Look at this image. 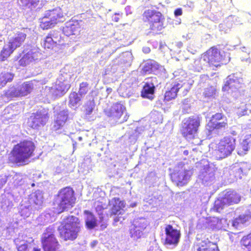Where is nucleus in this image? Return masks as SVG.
<instances>
[{"mask_svg":"<svg viewBox=\"0 0 251 251\" xmlns=\"http://www.w3.org/2000/svg\"><path fill=\"white\" fill-rule=\"evenodd\" d=\"M82 227L78 217L69 215L62 220L57 228L59 236L64 241H73L77 238Z\"/></svg>","mask_w":251,"mask_h":251,"instance_id":"nucleus-1","label":"nucleus"},{"mask_svg":"<svg viewBox=\"0 0 251 251\" xmlns=\"http://www.w3.org/2000/svg\"><path fill=\"white\" fill-rule=\"evenodd\" d=\"M36 146L30 140L24 139L14 145L10 151L12 162L24 164L30 158L35 155Z\"/></svg>","mask_w":251,"mask_h":251,"instance_id":"nucleus-2","label":"nucleus"},{"mask_svg":"<svg viewBox=\"0 0 251 251\" xmlns=\"http://www.w3.org/2000/svg\"><path fill=\"white\" fill-rule=\"evenodd\" d=\"M76 197L73 188L66 186L60 189L55 196L53 209L57 214L68 211L75 204Z\"/></svg>","mask_w":251,"mask_h":251,"instance_id":"nucleus-3","label":"nucleus"},{"mask_svg":"<svg viewBox=\"0 0 251 251\" xmlns=\"http://www.w3.org/2000/svg\"><path fill=\"white\" fill-rule=\"evenodd\" d=\"M142 20L148 25L150 33L159 34L165 28V17L159 11L151 9L145 10L142 15Z\"/></svg>","mask_w":251,"mask_h":251,"instance_id":"nucleus-4","label":"nucleus"},{"mask_svg":"<svg viewBox=\"0 0 251 251\" xmlns=\"http://www.w3.org/2000/svg\"><path fill=\"white\" fill-rule=\"evenodd\" d=\"M203 66H206L213 70L226 64L225 57L216 46H212L203 52L200 59Z\"/></svg>","mask_w":251,"mask_h":251,"instance_id":"nucleus-5","label":"nucleus"},{"mask_svg":"<svg viewBox=\"0 0 251 251\" xmlns=\"http://www.w3.org/2000/svg\"><path fill=\"white\" fill-rule=\"evenodd\" d=\"M26 33L24 30L18 31L14 35L8 38V41L2 47L0 52V61H4L20 48L26 38Z\"/></svg>","mask_w":251,"mask_h":251,"instance_id":"nucleus-6","label":"nucleus"},{"mask_svg":"<svg viewBox=\"0 0 251 251\" xmlns=\"http://www.w3.org/2000/svg\"><path fill=\"white\" fill-rule=\"evenodd\" d=\"M201 117L199 115H193L185 118L180 126V132L183 138L190 140L197 136L201 126Z\"/></svg>","mask_w":251,"mask_h":251,"instance_id":"nucleus-7","label":"nucleus"},{"mask_svg":"<svg viewBox=\"0 0 251 251\" xmlns=\"http://www.w3.org/2000/svg\"><path fill=\"white\" fill-rule=\"evenodd\" d=\"M228 126L227 120L222 113L213 115L206 125L205 133L208 138L219 135L220 130H225Z\"/></svg>","mask_w":251,"mask_h":251,"instance_id":"nucleus-8","label":"nucleus"},{"mask_svg":"<svg viewBox=\"0 0 251 251\" xmlns=\"http://www.w3.org/2000/svg\"><path fill=\"white\" fill-rule=\"evenodd\" d=\"M236 139L231 135H226L221 138L216 145L213 153L220 160L230 156L236 148Z\"/></svg>","mask_w":251,"mask_h":251,"instance_id":"nucleus-9","label":"nucleus"},{"mask_svg":"<svg viewBox=\"0 0 251 251\" xmlns=\"http://www.w3.org/2000/svg\"><path fill=\"white\" fill-rule=\"evenodd\" d=\"M105 115L118 124L126 122L129 117L126 107L120 102L113 103L110 108L104 110Z\"/></svg>","mask_w":251,"mask_h":251,"instance_id":"nucleus-10","label":"nucleus"},{"mask_svg":"<svg viewBox=\"0 0 251 251\" xmlns=\"http://www.w3.org/2000/svg\"><path fill=\"white\" fill-rule=\"evenodd\" d=\"M43 249L44 251H59L60 245L54 234L52 227H47L41 238Z\"/></svg>","mask_w":251,"mask_h":251,"instance_id":"nucleus-11","label":"nucleus"},{"mask_svg":"<svg viewBox=\"0 0 251 251\" xmlns=\"http://www.w3.org/2000/svg\"><path fill=\"white\" fill-rule=\"evenodd\" d=\"M149 223L144 218L135 219L131 222L129 229L130 237L134 240H137L143 238L146 235L145 230Z\"/></svg>","mask_w":251,"mask_h":251,"instance_id":"nucleus-12","label":"nucleus"},{"mask_svg":"<svg viewBox=\"0 0 251 251\" xmlns=\"http://www.w3.org/2000/svg\"><path fill=\"white\" fill-rule=\"evenodd\" d=\"M184 164H179L177 169L170 175L172 181L178 186H183L187 184L192 175L190 170L184 168Z\"/></svg>","mask_w":251,"mask_h":251,"instance_id":"nucleus-13","label":"nucleus"},{"mask_svg":"<svg viewBox=\"0 0 251 251\" xmlns=\"http://www.w3.org/2000/svg\"><path fill=\"white\" fill-rule=\"evenodd\" d=\"M64 45V38L60 32L57 30H51L45 37L42 46L45 49L52 50L55 47Z\"/></svg>","mask_w":251,"mask_h":251,"instance_id":"nucleus-14","label":"nucleus"},{"mask_svg":"<svg viewBox=\"0 0 251 251\" xmlns=\"http://www.w3.org/2000/svg\"><path fill=\"white\" fill-rule=\"evenodd\" d=\"M165 239L164 244L176 246L180 238V230L175 228L171 225H167L165 227Z\"/></svg>","mask_w":251,"mask_h":251,"instance_id":"nucleus-15","label":"nucleus"},{"mask_svg":"<svg viewBox=\"0 0 251 251\" xmlns=\"http://www.w3.org/2000/svg\"><path fill=\"white\" fill-rule=\"evenodd\" d=\"M148 81L146 82L143 86L141 92V96L143 98H147L151 100L153 99V94L155 92V85L160 84L157 78L156 77H148Z\"/></svg>","mask_w":251,"mask_h":251,"instance_id":"nucleus-16","label":"nucleus"},{"mask_svg":"<svg viewBox=\"0 0 251 251\" xmlns=\"http://www.w3.org/2000/svg\"><path fill=\"white\" fill-rule=\"evenodd\" d=\"M193 250V251H220L217 244L208 239L194 243Z\"/></svg>","mask_w":251,"mask_h":251,"instance_id":"nucleus-17","label":"nucleus"},{"mask_svg":"<svg viewBox=\"0 0 251 251\" xmlns=\"http://www.w3.org/2000/svg\"><path fill=\"white\" fill-rule=\"evenodd\" d=\"M80 29L81 26L77 20H70L65 23L62 32L65 35L69 36L79 34Z\"/></svg>","mask_w":251,"mask_h":251,"instance_id":"nucleus-18","label":"nucleus"},{"mask_svg":"<svg viewBox=\"0 0 251 251\" xmlns=\"http://www.w3.org/2000/svg\"><path fill=\"white\" fill-rule=\"evenodd\" d=\"M48 117L47 115L43 114L41 112H37L33 113L29 118L28 123L30 127L33 129H36L41 126H44Z\"/></svg>","mask_w":251,"mask_h":251,"instance_id":"nucleus-19","label":"nucleus"},{"mask_svg":"<svg viewBox=\"0 0 251 251\" xmlns=\"http://www.w3.org/2000/svg\"><path fill=\"white\" fill-rule=\"evenodd\" d=\"M110 206V215H120L126 207V203L124 200H121L119 198H113L109 202Z\"/></svg>","mask_w":251,"mask_h":251,"instance_id":"nucleus-20","label":"nucleus"},{"mask_svg":"<svg viewBox=\"0 0 251 251\" xmlns=\"http://www.w3.org/2000/svg\"><path fill=\"white\" fill-rule=\"evenodd\" d=\"M68 113L67 111L62 110L54 116V120L52 124V129L57 131L62 128L68 120Z\"/></svg>","mask_w":251,"mask_h":251,"instance_id":"nucleus-21","label":"nucleus"},{"mask_svg":"<svg viewBox=\"0 0 251 251\" xmlns=\"http://www.w3.org/2000/svg\"><path fill=\"white\" fill-rule=\"evenodd\" d=\"M183 85L184 83L182 81L175 82L170 89L166 91L164 96V100L169 101L175 99L177 97L179 90L183 87Z\"/></svg>","mask_w":251,"mask_h":251,"instance_id":"nucleus-22","label":"nucleus"},{"mask_svg":"<svg viewBox=\"0 0 251 251\" xmlns=\"http://www.w3.org/2000/svg\"><path fill=\"white\" fill-rule=\"evenodd\" d=\"M37 59V53L30 50L21 56L19 60V65L25 67L30 62Z\"/></svg>","mask_w":251,"mask_h":251,"instance_id":"nucleus-23","label":"nucleus"},{"mask_svg":"<svg viewBox=\"0 0 251 251\" xmlns=\"http://www.w3.org/2000/svg\"><path fill=\"white\" fill-rule=\"evenodd\" d=\"M240 82L239 79L234 75L228 76L227 80L222 88L223 91H228L229 90L233 91L240 87Z\"/></svg>","mask_w":251,"mask_h":251,"instance_id":"nucleus-24","label":"nucleus"},{"mask_svg":"<svg viewBox=\"0 0 251 251\" xmlns=\"http://www.w3.org/2000/svg\"><path fill=\"white\" fill-rule=\"evenodd\" d=\"M83 213L87 216L85 220V226L88 229H93L97 225V220L94 214L87 210H85Z\"/></svg>","mask_w":251,"mask_h":251,"instance_id":"nucleus-25","label":"nucleus"},{"mask_svg":"<svg viewBox=\"0 0 251 251\" xmlns=\"http://www.w3.org/2000/svg\"><path fill=\"white\" fill-rule=\"evenodd\" d=\"M81 96L75 91L71 92L69 96L68 105L70 107H76L81 101Z\"/></svg>","mask_w":251,"mask_h":251,"instance_id":"nucleus-26","label":"nucleus"},{"mask_svg":"<svg viewBox=\"0 0 251 251\" xmlns=\"http://www.w3.org/2000/svg\"><path fill=\"white\" fill-rule=\"evenodd\" d=\"M14 75L8 72H3L0 74V89L4 87L7 83L11 82Z\"/></svg>","mask_w":251,"mask_h":251,"instance_id":"nucleus-27","label":"nucleus"},{"mask_svg":"<svg viewBox=\"0 0 251 251\" xmlns=\"http://www.w3.org/2000/svg\"><path fill=\"white\" fill-rule=\"evenodd\" d=\"M17 1L23 8L31 10L38 5L40 0H17Z\"/></svg>","mask_w":251,"mask_h":251,"instance_id":"nucleus-28","label":"nucleus"},{"mask_svg":"<svg viewBox=\"0 0 251 251\" xmlns=\"http://www.w3.org/2000/svg\"><path fill=\"white\" fill-rule=\"evenodd\" d=\"M236 113L239 117L249 115L251 113V103L248 102L238 107Z\"/></svg>","mask_w":251,"mask_h":251,"instance_id":"nucleus-29","label":"nucleus"},{"mask_svg":"<svg viewBox=\"0 0 251 251\" xmlns=\"http://www.w3.org/2000/svg\"><path fill=\"white\" fill-rule=\"evenodd\" d=\"M33 88V85L31 82H24L19 89L21 96L28 95L32 91Z\"/></svg>","mask_w":251,"mask_h":251,"instance_id":"nucleus-30","label":"nucleus"},{"mask_svg":"<svg viewBox=\"0 0 251 251\" xmlns=\"http://www.w3.org/2000/svg\"><path fill=\"white\" fill-rule=\"evenodd\" d=\"M50 16L53 22H55V24L58 22H61L64 17L62 11L59 8L52 10L50 14Z\"/></svg>","mask_w":251,"mask_h":251,"instance_id":"nucleus-31","label":"nucleus"},{"mask_svg":"<svg viewBox=\"0 0 251 251\" xmlns=\"http://www.w3.org/2000/svg\"><path fill=\"white\" fill-rule=\"evenodd\" d=\"M3 95L7 99H12L14 97H21L19 91V89L14 87L10 88L4 92Z\"/></svg>","mask_w":251,"mask_h":251,"instance_id":"nucleus-32","label":"nucleus"},{"mask_svg":"<svg viewBox=\"0 0 251 251\" xmlns=\"http://www.w3.org/2000/svg\"><path fill=\"white\" fill-rule=\"evenodd\" d=\"M216 92V87L213 86H210L204 89L203 95L205 98H212L215 97Z\"/></svg>","mask_w":251,"mask_h":251,"instance_id":"nucleus-33","label":"nucleus"},{"mask_svg":"<svg viewBox=\"0 0 251 251\" xmlns=\"http://www.w3.org/2000/svg\"><path fill=\"white\" fill-rule=\"evenodd\" d=\"M157 66L158 65L155 63L151 62H147L143 67L142 71L145 74H151L157 68Z\"/></svg>","mask_w":251,"mask_h":251,"instance_id":"nucleus-34","label":"nucleus"},{"mask_svg":"<svg viewBox=\"0 0 251 251\" xmlns=\"http://www.w3.org/2000/svg\"><path fill=\"white\" fill-rule=\"evenodd\" d=\"M30 203L35 206H41L43 203L42 196L39 194H34L30 198Z\"/></svg>","mask_w":251,"mask_h":251,"instance_id":"nucleus-35","label":"nucleus"},{"mask_svg":"<svg viewBox=\"0 0 251 251\" xmlns=\"http://www.w3.org/2000/svg\"><path fill=\"white\" fill-rule=\"evenodd\" d=\"M90 89L89 84L87 82H82L79 84V90L77 92L80 96L86 95Z\"/></svg>","mask_w":251,"mask_h":251,"instance_id":"nucleus-36","label":"nucleus"},{"mask_svg":"<svg viewBox=\"0 0 251 251\" xmlns=\"http://www.w3.org/2000/svg\"><path fill=\"white\" fill-rule=\"evenodd\" d=\"M55 24V22H53L50 18V20L42 21L40 23V27L44 30L48 29L53 27Z\"/></svg>","mask_w":251,"mask_h":251,"instance_id":"nucleus-37","label":"nucleus"},{"mask_svg":"<svg viewBox=\"0 0 251 251\" xmlns=\"http://www.w3.org/2000/svg\"><path fill=\"white\" fill-rule=\"evenodd\" d=\"M32 247L29 243L27 242L19 245L17 247L18 251H30Z\"/></svg>","mask_w":251,"mask_h":251,"instance_id":"nucleus-38","label":"nucleus"},{"mask_svg":"<svg viewBox=\"0 0 251 251\" xmlns=\"http://www.w3.org/2000/svg\"><path fill=\"white\" fill-rule=\"evenodd\" d=\"M94 104L93 102H91L89 104H86L84 106V110L85 114L86 115L91 114L94 110Z\"/></svg>","mask_w":251,"mask_h":251,"instance_id":"nucleus-39","label":"nucleus"},{"mask_svg":"<svg viewBox=\"0 0 251 251\" xmlns=\"http://www.w3.org/2000/svg\"><path fill=\"white\" fill-rule=\"evenodd\" d=\"M243 218L239 216L238 218H235L233 222V226H238L240 224L243 223Z\"/></svg>","mask_w":251,"mask_h":251,"instance_id":"nucleus-40","label":"nucleus"},{"mask_svg":"<svg viewBox=\"0 0 251 251\" xmlns=\"http://www.w3.org/2000/svg\"><path fill=\"white\" fill-rule=\"evenodd\" d=\"M212 221L211 220H207L205 223V226L206 228H213L214 227L215 225L211 224Z\"/></svg>","mask_w":251,"mask_h":251,"instance_id":"nucleus-41","label":"nucleus"},{"mask_svg":"<svg viewBox=\"0 0 251 251\" xmlns=\"http://www.w3.org/2000/svg\"><path fill=\"white\" fill-rule=\"evenodd\" d=\"M175 16L177 17L182 14V10L180 8L176 9L174 11Z\"/></svg>","mask_w":251,"mask_h":251,"instance_id":"nucleus-42","label":"nucleus"},{"mask_svg":"<svg viewBox=\"0 0 251 251\" xmlns=\"http://www.w3.org/2000/svg\"><path fill=\"white\" fill-rule=\"evenodd\" d=\"M224 202H222L221 201H220L219 204H215V207H216L217 208V209H219L220 207H221L222 208H223V207L224 206Z\"/></svg>","mask_w":251,"mask_h":251,"instance_id":"nucleus-43","label":"nucleus"},{"mask_svg":"<svg viewBox=\"0 0 251 251\" xmlns=\"http://www.w3.org/2000/svg\"><path fill=\"white\" fill-rule=\"evenodd\" d=\"M119 18H118V17H116V16H115V17L113 18V21L116 22H118L119 21Z\"/></svg>","mask_w":251,"mask_h":251,"instance_id":"nucleus-44","label":"nucleus"},{"mask_svg":"<svg viewBox=\"0 0 251 251\" xmlns=\"http://www.w3.org/2000/svg\"><path fill=\"white\" fill-rule=\"evenodd\" d=\"M189 154V151L188 150H185L183 151V154L185 155H187Z\"/></svg>","mask_w":251,"mask_h":251,"instance_id":"nucleus-45","label":"nucleus"},{"mask_svg":"<svg viewBox=\"0 0 251 251\" xmlns=\"http://www.w3.org/2000/svg\"><path fill=\"white\" fill-rule=\"evenodd\" d=\"M32 251H41V249L37 248H33Z\"/></svg>","mask_w":251,"mask_h":251,"instance_id":"nucleus-46","label":"nucleus"},{"mask_svg":"<svg viewBox=\"0 0 251 251\" xmlns=\"http://www.w3.org/2000/svg\"><path fill=\"white\" fill-rule=\"evenodd\" d=\"M106 226H107L106 225H101V226L102 227V229L106 228Z\"/></svg>","mask_w":251,"mask_h":251,"instance_id":"nucleus-47","label":"nucleus"},{"mask_svg":"<svg viewBox=\"0 0 251 251\" xmlns=\"http://www.w3.org/2000/svg\"><path fill=\"white\" fill-rule=\"evenodd\" d=\"M118 221H119V218H115V219H114V222H116H116H118Z\"/></svg>","mask_w":251,"mask_h":251,"instance_id":"nucleus-48","label":"nucleus"},{"mask_svg":"<svg viewBox=\"0 0 251 251\" xmlns=\"http://www.w3.org/2000/svg\"><path fill=\"white\" fill-rule=\"evenodd\" d=\"M233 202H234V201H233V200H230V201L228 202V203H229V204L232 203H233Z\"/></svg>","mask_w":251,"mask_h":251,"instance_id":"nucleus-49","label":"nucleus"},{"mask_svg":"<svg viewBox=\"0 0 251 251\" xmlns=\"http://www.w3.org/2000/svg\"><path fill=\"white\" fill-rule=\"evenodd\" d=\"M200 68H201V69H202V66H201Z\"/></svg>","mask_w":251,"mask_h":251,"instance_id":"nucleus-50","label":"nucleus"},{"mask_svg":"<svg viewBox=\"0 0 251 251\" xmlns=\"http://www.w3.org/2000/svg\"><path fill=\"white\" fill-rule=\"evenodd\" d=\"M79 139L81 140V137H79Z\"/></svg>","mask_w":251,"mask_h":251,"instance_id":"nucleus-51","label":"nucleus"},{"mask_svg":"<svg viewBox=\"0 0 251 251\" xmlns=\"http://www.w3.org/2000/svg\"><path fill=\"white\" fill-rule=\"evenodd\" d=\"M126 0H124V1H123V2H124Z\"/></svg>","mask_w":251,"mask_h":251,"instance_id":"nucleus-52","label":"nucleus"},{"mask_svg":"<svg viewBox=\"0 0 251 251\" xmlns=\"http://www.w3.org/2000/svg\"><path fill=\"white\" fill-rule=\"evenodd\" d=\"M0 42H2V40L0 39Z\"/></svg>","mask_w":251,"mask_h":251,"instance_id":"nucleus-53","label":"nucleus"}]
</instances>
